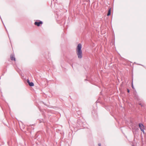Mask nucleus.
<instances>
[{"label": "nucleus", "instance_id": "nucleus-1", "mask_svg": "<svg viewBox=\"0 0 146 146\" xmlns=\"http://www.w3.org/2000/svg\"><path fill=\"white\" fill-rule=\"evenodd\" d=\"M82 44H79L76 48V53L79 58L81 59L82 58Z\"/></svg>", "mask_w": 146, "mask_h": 146}, {"label": "nucleus", "instance_id": "nucleus-2", "mask_svg": "<svg viewBox=\"0 0 146 146\" xmlns=\"http://www.w3.org/2000/svg\"><path fill=\"white\" fill-rule=\"evenodd\" d=\"M84 123L80 119H78L77 121V125L78 127H82L84 126Z\"/></svg>", "mask_w": 146, "mask_h": 146}, {"label": "nucleus", "instance_id": "nucleus-3", "mask_svg": "<svg viewBox=\"0 0 146 146\" xmlns=\"http://www.w3.org/2000/svg\"><path fill=\"white\" fill-rule=\"evenodd\" d=\"M43 23L42 21H36L35 22L34 24L35 25L38 27H39L40 26V25H42Z\"/></svg>", "mask_w": 146, "mask_h": 146}, {"label": "nucleus", "instance_id": "nucleus-4", "mask_svg": "<svg viewBox=\"0 0 146 146\" xmlns=\"http://www.w3.org/2000/svg\"><path fill=\"white\" fill-rule=\"evenodd\" d=\"M139 126L141 130H144L145 129V126L144 125L141 123H139Z\"/></svg>", "mask_w": 146, "mask_h": 146}, {"label": "nucleus", "instance_id": "nucleus-5", "mask_svg": "<svg viewBox=\"0 0 146 146\" xmlns=\"http://www.w3.org/2000/svg\"><path fill=\"white\" fill-rule=\"evenodd\" d=\"M111 8H110L109 9L108 12L107 14V16H109L111 15Z\"/></svg>", "mask_w": 146, "mask_h": 146}, {"label": "nucleus", "instance_id": "nucleus-6", "mask_svg": "<svg viewBox=\"0 0 146 146\" xmlns=\"http://www.w3.org/2000/svg\"><path fill=\"white\" fill-rule=\"evenodd\" d=\"M29 84L30 86L31 87L33 86L34 85V83L32 82H30Z\"/></svg>", "mask_w": 146, "mask_h": 146}, {"label": "nucleus", "instance_id": "nucleus-7", "mask_svg": "<svg viewBox=\"0 0 146 146\" xmlns=\"http://www.w3.org/2000/svg\"><path fill=\"white\" fill-rule=\"evenodd\" d=\"M11 59L12 60H15V58L13 56H12L11 55Z\"/></svg>", "mask_w": 146, "mask_h": 146}, {"label": "nucleus", "instance_id": "nucleus-8", "mask_svg": "<svg viewBox=\"0 0 146 146\" xmlns=\"http://www.w3.org/2000/svg\"><path fill=\"white\" fill-rule=\"evenodd\" d=\"M131 87L133 89H135V88L133 85V81H132L131 83Z\"/></svg>", "mask_w": 146, "mask_h": 146}, {"label": "nucleus", "instance_id": "nucleus-9", "mask_svg": "<svg viewBox=\"0 0 146 146\" xmlns=\"http://www.w3.org/2000/svg\"><path fill=\"white\" fill-rule=\"evenodd\" d=\"M27 82L28 83V84L30 82V81L28 79H27Z\"/></svg>", "mask_w": 146, "mask_h": 146}, {"label": "nucleus", "instance_id": "nucleus-10", "mask_svg": "<svg viewBox=\"0 0 146 146\" xmlns=\"http://www.w3.org/2000/svg\"><path fill=\"white\" fill-rule=\"evenodd\" d=\"M127 92L128 93H129L130 90H129V89H128V88L127 89Z\"/></svg>", "mask_w": 146, "mask_h": 146}, {"label": "nucleus", "instance_id": "nucleus-11", "mask_svg": "<svg viewBox=\"0 0 146 146\" xmlns=\"http://www.w3.org/2000/svg\"><path fill=\"white\" fill-rule=\"evenodd\" d=\"M139 105H140L141 106V107H142L143 106V105H142V104L141 103H139Z\"/></svg>", "mask_w": 146, "mask_h": 146}, {"label": "nucleus", "instance_id": "nucleus-12", "mask_svg": "<svg viewBox=\"0 0 146 146\" xmlns=\"http://www.w3.org/2000/svg\"><path fill=\"white\" fill-rule=\"evenodd\" d=\"M144 130H141L142 131V132H143V133L144 134H145V131H144Z\"/></svg>", "mask_w": 146, "mask_h": 146}, {"label": "nucleus", "instance_id": "nucleus-13", "mask_svg": "<svg viewBox=\"0 0 146 146\" xmlns=\"http://www.w3.org/2000/svg\"><path fill=\"white\" fill-rule=\"evenodd\" d=\"M40 123L41 122H43V120L42 119V120H40Z\"/></svg>", "mask_w": 146, "mask_h": 146}, {"label": "nucleus", "instance_id": "nucleus-14", "mask_svg": "<svg viewBox=\"0 0 146 146\" xmlns=\"http://www.w3.org/2000/svg\"><path fill=\"white\" fill-rule=\"evenodd\" d=\"M137 93V92L136 91H135V93H134V94H135V96H136V97H136V94Z\"/></svg>", "mask_w": 146, "mask_h": 146}, {"label": "nucleus", "instance_id": "nucleus-15", "mask_svg": "<svg viewBox=\"0 0 146 146\" xmlns=\"http://www.w3.org/2000/svg\"><path fill=\"white\" fill-rule=\"evenodd\" d=\"M98 146H101V144L100 143H99L98 144Z\"/></svg>", "mask_w": 146, "mask_h": 146}, {"label": "nucleus", "instance_id": "nucleus-16", "mask_svg": "<svg viewBox=\"0 0 146 146\" xmlns=\"http://www.w3.org/2000/svg\"><path fill=\"white\" fill-rule=\"evenodd\" d=\"M5 27V28L6 31L7 32V30L6 29V27Z\"/></svg>", "mask_w": 146, "mask_h": 146}, {"label": "nucleus", "instance_id": "nucleus-17", "mask_svg": "<svg viewBox=\"0 0 146 146\" xmlns=\"http://www.w3.org/2000/svg\"><path fill=\"white\" fill-rule=\"evenodd\" d=\"M138 64L139 65H141L143 66L142 65H141V64Z\"/></svg>", "mask_w": 146, "mask_h": 146}, {"label": "nucleus", "instance_id": "nucleus-18", "mask_svg": "<svg viewBox=\"0 0 146 146\" xmlns=\"http://www.w3.org/2000/svg\"><path fill=\"white\" fill-rule=\"evenodd\" d=\"M1 19L2 20V19L1 18ZM1 21H2V22H3V21H2V20H1Z\"/></svg>", "mask_w": 146, "mask_h": 146}, {"label": "nucleus", "instance_id": "nucleus-19", "mask_svg": "<svg viewBox=\"0 0 146 146\" xmlns=\"http://www.w3.org/2000/svg\"><path fill=\"white\" fill-rule=\"evenodd\" d=\"M8 37H9V36L8 35Z\"/></svg>", "mask_w": 146, "mask_h": 146}, {"label": "nucleus", "instance_id": "nucleus-20", "mask_svg": "<svg viewBox=\"0 0 146 146\" xmlns=\"http://www.w3.org/2000/svg\"><path fill=\"white\" fill-rule=\"evenodd\" d=\"M132 146H134L133 145H132Z\"/></svg>", "mask_w": 146, "mask_h": 146}]
</instances>
